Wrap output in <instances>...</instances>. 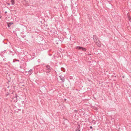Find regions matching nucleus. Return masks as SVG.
<instances>
[{"mask_svg":"<svg viewBox=\"0 0 131 131\" xmlns=\"http://www.w3.org/2000/svg\"><path fill=\"white\" fill-rule=\"evenodd\" d=\"M75 48L79 50H81L84 51H86V48L80 46H76L75 47Z\"/></svg>","mask_w":131,"mask_h":131,"instance_id":"obj_1","label":"nucleus"},{"mask_svg":"<svg viewBox=\"0 0 131 131\" xmlns=\"http://www.w3.org/2000/svg\"><path fill=\"white\" fill-rule=\"evenodd\" d=\"M95 42L96 44L98 46V47H100L101 46V43L99 40H98L97 41H96Z\"/></svg>","mask_w":131,"mask_h":131,"instance_id":"obj_2","label":"nucleus"},{"mask_svg":"<svg viewBox=\"0 0 131 131\" xmlns=\"http://www.w3.org/2000/svg\"><path fill=\"white\" fill-rule=\"evenodd\" d=\"M93 38L95 42L97 40H98L97 36L95 35L93 36Z\"/></svg>","mask_w":131,"mask_h":131,"instance_id":"obj_3","label":"nucleus"},{"mask_svg":"<svg viewBox=\"0 0 131 131\" xmlns=\"http://www.w3.org/2000/svg\"><path fill=\"white\" fill-rule=\"evenodd\" d=\"M59 77L60 78L61 80L62 81V82H64V77L62 75H60L59 76Z\"/></svg>","mask_w":131,"mask_h":131,"instance_id":"obj_4","label":"nucleus"},{"mask_svg":"<svg viewBox=\"0 0 131 131\" xmlns=\"http://www.w3.org/2000/svg\"><path fill=\"white\" fill-rule=\"evenodd\" d=\"M34 72V70L33 69H30L28 71V74L30 75L33 73Z\"/></svg>","mask_w":131,"mask_h":131,"instance_id":"obj_5","label":"nucleus"},{"mask_svg":"<svg viewBox=\"0 0 131 131\" xmlns=\"http://www.w3.org/2000/svg\"><path fill=\"white\" fill-rule=\"evenodd\" d=\"M46 67L47 69V70H49L50 71L52 69V68L49 65H47L46 66Z\"/></svg>","mask_w":131,"mask_h":131,"instance_id":"obj_6","label":"nucleus"},{"mask_svg":"<svg viewBox=\"0 0 131 131\" xmlns=\"http://www.w3.org/2000/svg\"><path fill=\"white\" fill-rule=\"evenodd\" d=\"M80 125L79 124L78 125V126L77 128V129L76 130V131H80Z\"/></svg>","mask_w":131,"mask_h":131,"instance_id":"obj_7","label":"nucleus"},{"mask_svg":"<svg viewBox=\"0 0 131 131\" xmlns=\"http://www.w3.org/2000/svg\"><path fill=\"white\" fill-rule=\"evenodd\" d=\"M13 24V23H9L8 24L7 26L8 27H9L12 24Z\"/></svg>","mask_w":131,"mask_h":131,"instance_id":"obj_8","label":"nucleus"},{"mask_svg":"<svg viewBox=\"0 0 131 131\" xmlns=\"http://www.w3.org/2000/svg\"><path fill=\"white\" fill-rule=\"evenodd\" d=\"M15 97H14L13 98V100H14V99H17V97H18V95L17 94H16V95H15Z\"/></svg>","mask_w":131,"mask_h":131,"instance_id":"obj_9","label":"nucleus"},{"mask_svg":"<svg viewBox=\"0 0 131 131\" xmlns=\"http://www.w3.org/2000/svg\"><path fill=\"white\" fill-rule=\"evenodd\" d=\"M11 2L12 3V5H13L15 3L14 0H10Z\"/></svg>","mask_w":131,"mask_h":131,"instance_id":"obj_10","label":"nucleus"},{"mask_svg":"<svg viewBox=\"0 0 131 131\" xmlns=\"http://www.w3.org/2000/svg\"><path fill=\"white\" fill-rule=\"evenodd\" d=\"M61 70L62 71H64L65 70L64 68H61Z\"/></svg>","mask_w":131,"mask_h":131,"instance_id":"obj_11","label":"nucleus"},{"mask_svg":"<svg viewBox=\"0 0 131 131\" xmlns=\"http://www.w3.org/2000/svg\"><path fill=\"white\" fill-rule=\"evenodd\" d=\"M13 100L14 101V102H17V99H14V100L13 99Z\"/></svg>","mask_w":131,"mask_h":131,"instance_id":"obj_12","label":"nucleus"},{"mask_svg":"<svg viewBox=\"0 0 131 131\" xmlns=\"http://www.w3.org/2000/svg\"><path fill=\"white\" fill-rule=\"evenodd\" d=\"M128 18H129V21H130V22H131V18H130L129 17H128Z\"/></svg>","mask_w":131,"mask_h":131,"instance_id":"obj_13","label":"nucleus"},{"mask_svg":"<svg viewBox=\"0 0 131 131\" xmlns=\"http://www.w3.org/2000/svg\"><path fill=\"white\" fill-rule=\"evenodd\" d=\"M19 61V60H16L15 61H14V60L13 61V62H15V61Z\"/></svg>","mask_w":131,"mask_h":131,"instance_id":"obj_14","label":"nucleus"},{"mask_svg":"<svg viewBox=\"0 0 131 131\" xmlns=\"http://www.w3.org/2000/svg\"><path fill=\"white\" fill-rule=\"evenodd\" d=\"M37 61L38 62H40V59H38L37 60Z\"/></svg>","mask_w":131,"mask_h":131,"instance_id":"obj_15","label":"nucleus"},{"mask_svg":"<svg viewBox=\"0 0 131 131\" xmlns=\"http://www.w3.org/2000/svg\"><path fill=\"white\" fill-rule=\"evenodd\" d=\"M21 33L22 34H24L25 33V32L24 31H22L21 32Z\"/></svg>","mask_w":131,"mask_h":131,"instance_id":"obj_16","label":"nucleus"},{"mask_svg":"<svg viewBox=\"0 0 131 131\" xmlns=\"http://www.w3.org/2000/svg\"><path fill=\"white\" fill-rule=\"evenodd\" d=\"M60 40V41H63V39L61 38V39Z\"/></svg>","mask_w":131,"mask_h":131,"instance_id":"obj_17","label":"nucleus"},{"mask_svg":"<svg viewBox=\"0 0 131 131\" xmlns=\"http://www.w3.org/2000/svg\"><path fill=\"white\" fill-rule=\"evenodd\" d=\"M74 111V112L76 113L77 112V111L76 110H75Z\"/></svg>","mask_w":131,"mask_h":131,"instance_id":"obj_18","label":"nucleus"},{"mask_svg":"<svg viewBox=\"0 0 131 131\" xmlns=\"http://www.w3.org/2000/svg\"><path fill=\"white\" fill-rule=\"evenodd\" d=\"M26 36L25 35L24 36H23V37H22L23 38H24Z\"/></svg>","mask_w":131,"mask_h":131,"instance_id":"obj_19","label":"nucleus"},{"mask_svg":"<svg viewBox=\"0 0 131 131\" xmlns=\"http://www.w3.org/2000/svg\"><path fill=\"white\" fill-rule=\"evenodd\" d=\"M7 4L8 5H10V4L9 3H7Z\"/></svg>","mask_w":131,"mask_h":131,"instance_id":"obj_20","label":"nucleus"},{"mask_svg":"<svg viewBox=\"0 0 131 131\" xmlns=\"http://www.w3.org/2000/svg\"><path fill=\"white\" fill-rule=\"evenodd\" d=\"M90 129H92V126H90Z\"/></svg>","mask_w":131,"mask_h":131,"instance_id":"obj_21","label":"nucleus"},{"mask_svg":"<svg viewBox=\"0 0 131 131\" xmlns=\"http://www.w3.org/2000/svg\"><path fill=\"white\" fill-rule=\"evenodd\" d=\"M19 68H21V69H22V67H21V66H20V67H19Z\"/></svg>","mask_w":131,"mask_h":131,"instance_id":"obj_22","label":"nucleus"},{"mask_svg":"<svg viewBox=\"0 0 131 131\" xmlns=\"http://www.w3.org/2000/svg\"><path fill=\"white\" fill-rule=\"evenodd\" d=\"M50 72V71H47V72L49 73Z\"/></svg>","mask_w":131,"mask_h":131,"instance_id":"obj_23","label":"nucleus"},{"mask_svg":"<svg viewBox=\"0 0 131 131\" xmlns=\"http://www.w3.org/2000/svg\"><path fill=\"white\" fill-rule=\"evenodd\" d=\"M3 60L4 61H6V59H3Z\"/></svg>","mask_w":131,"mask_h":131,"instance_id":"obj_24","label":"nucleus"},{"mask_svg":"<svg viewBox=\"0 0 131 131\" xmlns=\"http://www.w3.org/2000/svg\"><path fill=\"white\" fill-rule=\"evenodd\" d=\"M17 29H18V30H20V29L19 28H17Z\"/></svg>","mask_w":131,"mask_h":131,"instance_id":"obj_25","label":"nucleus"},{"mask_svg":"<svg viewBox=\"0 0 131 131\" xmlns=\"http://www.w3.org/2000/svg\"><path fill=\"white\" fill-rule=\"evenodd\" d=\"M6 96H7L8 95V94H6Z\"/></svg>","mask_w":131,"mask_h":131,"instance_id":"obj_26","label":"nucleus"},{"mask_svg":"<svg viewBox=\"0 0 131 131\" xmlns=\"http://www.w3.org/2000/svg\"><path fill=\"white\" fill-rule=\"evenodd\" d=\"M7 13V12L6 11L5 12V13Z\"/></svg>","mask_w":131,"mask_h":131,"instance_id":"obj_27","label":"nucleus"},{"mask_svg":"<svg viewBox=\"0 0 131 131\" xmlns=\"http://www.w3.org/2000/svg\"><path fill=\"white\" fill-rule=\"evenodd\" d=\"M95 110H97V108H96Z\"/></svg>","mask_w":131,"mask_h":131,"instance_id":"obj_28","label":"nucleus"},{"mask_svg":"<svg viewBox=\"0 0 131 131\" xmlns=\"http://www.w3.org/2000/svg\"><path fill=\"white\" fill-rule=\"evenodd\" d=\"M123 78H124V76H123V77H122Z\"/></svg>","mask_w":131,"mask_h":131,"instance_id":"obj_29","label":"nucleus"},{"mask_svg":"<svg viewBox=\"0 0 131 131\" xmlns=\"http://www.w3.org/2000/svg\"><path fill=\"white\" fill-rule=\"evenodd\" d=\"M8 82H10V81H8Z\"/></svg>","mask_w":131,"mask_h":131,"instance_id":"obj_30","label":"nucleus"},{"mask_svg":"<svg viewBox=\"0 0 131 131\" xmlns=\"http://www.w3.org/2000/svg\"><path fill=\"white\" fill-rule=\"evenodd\" d=\"M4 51L6 52V50H5Z\"/></svg>","mask_w":131,"mask_h":131,"instance_id":"obj_31","label":"nucleus"},{"mask_svg":"<svg viewBox=\"0 0 131 131\" xmlns=\"http://www.w3.org/2000/svg\"><path fill=\"white\" fill-rule=\"evenodd\" d=\"M22 85V86H24V85Z\"/></svg>","mask_w":131,"mask_h":131,"instance_id":"obj_32","label":"nucleus"},{"mask_svg":"<svg viewBox=\"0 0 131 131\" xmlns=\"http://www.w3.org/2000/svg\"><path fill=\"white\" fill-rule=\"evenodd\" d=\"M94 124H95V122L94 123Z\"/></svg>","mask_w":131,"mask_h":131,"instance_id":"obj_33","label":"nucleus"}]
</instances>
